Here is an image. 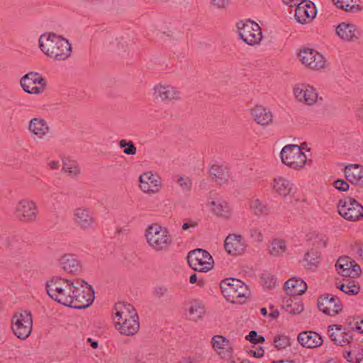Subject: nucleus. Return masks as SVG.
<instances>
[{
	"mask_svg": "<svg viewBox=\"0 0 363 363\" xmlns=\"http://www.w3.org/2000/svg\"><path fill=\"white\" fill-rule=\"evenodd\" d=\"M113 315L115 317V328L121 335L133 336L138 332L139 317L131 304L123 302L116 303Z\"/></svg>",
	"mask_w": 363,
	"mask_h": 363,
	"instance_id": "f257e3e1",
	"label": "nucleus"
},
{
	"mask_svg": "<svg viewBox=\"0 0 363 363\" xmlns=\"http://www.w3.org/2000/svg\"><path fill=\"white\" fill-rule=\"evenodd\" d=\"M40 50L55 61L67 60L72 54V45L69 41L53 33H44L38 40Z\"/></svg>",
	"mask_w": 363,
	"mask_h": 363,
	"instance_id": "f03ea898",
	"label": "nucleus"
},
{
	"mask_svg": "<svg viewBox=\"0 0 363 363\" xmlns=\"http://www.w3.org/2000/svg\"><path fill=\"white\" fill-rule=\"evenodd\" d=\"M74 280L55 277L47 281L46 291L52 300L68 306L72 290H74Z\"/></svg>",
	"mask_w": 363,
	"mask_h": 363,
	"instance_id": "7ed1b4c3",
	"label": "nucleus"
},
{
	"mask_svg": "<svg viewBox=\"0 0 363 363\" xmlns=\"http://www.w3.org/2000/svg\"><path fill=\"white\" fill-rule=\"evenodd\" d=\"M145 237L148 245L156 252L167 250L172 242L167 228L158 223H152L145 231Z\"/></svg>",
	"mask_w": 363,
	"mask_h": 363,
	"instance_id": "20e7f679",
	"label": "nucleus"
},
{
	"mask_svg": "<svg viewBox=\"0 0 363 363\" xmlns=\"http://www.w3.org/2000/svg\"><path fill=\"white\" fill-rule=\"evenodd\" d=\"M73 289L69 307L85 308L92 303L94 299V291L91 285L83 279H76Z\"/></svg>",
	"mask_w": 363,
	"mask_h": 363,
	"instance_id": "39448f33",
	"label": "nucleus"
},
{
	"mask_svg": "<svg viewBox=\"0 0 363 363\" xmlns=\"http://www.w3.org/2000/svg\"><path fill=\"white\" fill-rule=\"evenodd\" d=\"M220 289L227 301L234 303H242L250 294L248 286L236 279H225L221 281Z\"/></svg>",
	"mask_w": 363,
	"mask_h": 363,
	"instance_id": "423d86ee",
	"label": "nucleus"
},
{
	"mask_svg": "<svg viewBox=\"0 0 363 363\" xmlns=\"http://www.w3.org/2000/svg\"><path fill=\"white\" fill-rule=\"evenodd\" d=\"M13 214L14 218L21 223H34L38 220L39 208L34 200L23 198L15 203Z\"/></svg>",
	"mask_w": 363,
	"mask_h": 363,
	"instance_id": "0eeeda50",
	"label": "nucleus"
},
{
	"mask_svg": "<svg viewBox=\"0 0 363 363\" xmlns=\"http://www.w3.org/2000/svg\"><path fill=\"white\" fill-rule=\"evenodd\" d=\"M239 38L249 45H257L262 40V33L258 23L250 19L240 21L236 24Z\"/></svg>",
	"mask_w": 363,
	"mask_h": 363,
	"instance_id": "6e6552de",
	"label": "nucleus"
},
{
	"mask_svg": "<svg viewBox=\"0 0 363 363\" xmlns=\"http://www.w3.org/2000/svg\"><path fill=\"white\" fill-rule=\"evenodd\" d=\"M154 100L164 104H174L182 99V94L179 89L172 83L160 82L152 88Z\"/></svg>",
	"mask_w": 363,
	"mask_h": 363,
	"instance_id": "1a4fd4ad",
	"label": "nucleus"
},
{
	"mask_svg": "<svg viewBox=\"0 0 363 363\" xmlns=\"http://www.w3.org/2000/svg\"><path fill=\"white\" fill-rule=\"evenodd\" d=\"M281 162L288 167L299 170L303 169L307 161V157L297 145H285L281 152Z\"/></svg>",
	"mask_w": 363,
	"mask_h": 363,
	"instance_id": "9d476101",
	"label": "nucleus"
},
{
	"mask_svg": "<svg viewBox=\"0 0 363 363\" xmlns=\"http://www.w3.org/2000/svg\"><path fill=\"white\" fill-rule=\"evenodd\" d=\"M11 329L14 335L21 340L28 337L33 329V317L29 311L15 313L11 319Z\"/></svg>",
	"mask_w": 363,
	"mask_h": 363,
	"instance_id": "9b49d317",
	"label": "nucleus"
},
{
	"mask_svg": "<svg viewBox=\"0 0 363 363\" xmlns=\"http://www.w3.org/2000/svg\"><path fill=\"white\" fill-rule=\"evenodd\" d=\"M339 214L345 220L356 221L363 218V206L354 199L345 197L337 203Z\"/></svg>",
	"mask_w": 363,
	"mask_h": 363,
	"instance_id": "f8f14e48",
	"label": "nucleus"
},
{
	"mask_svg": "<svg viewBox=\"0 0 363 363\" xmlns=\"http://www.w3.org/2000/svg\"><path fill=\"white\" fill-rule=\"evenodd\" d=\"M20 85L25 92L38 95L45 91L47 81L40 73L30 72L21 78Z\"/></svg>",
	"mask_w": 363,
	"mask_h": 363,
	"instance_id": "ddd939ff",
	"label": "nucleus"
},
{
	"mask_svg": "<svg viewBox=\"0 0 363 363\" xmlns=\"http://www.w3.org/2000/svg\"><path fill=\"white\" fill-rule=\"evenodd\" d=\"M187 261L194 270L200 272H208L213 266V259L211 255L202 249H196L189 252Z\"/></svg>",
	"mask_w": 363,
	"mask_h": 363,
	"instance_id": "4468645a",
	"label": "nucleus"
},
{
	"mask_svg": "<svg viewBox=\"0 0 363 363\" xmlns=\"http://www.w3.org/2000/svg\"><path fill=\"white\" fill-rule=\"evenodd\" d=\"M298 57L303 65L313 70H320L328 66L325 57L313 49L303 48L299 52Z\"/></svg>",
	"mask_w": 363,
	"mask_h": 363,
	"instance_id": "2eb2a0df",
	"label": "nucleus"
},
{
	"mask_svg": "<svg viewBox=\"0 0 363 363\" xmlns=\"http://www.w3.org/2000/svg\"><path fill=\"white\" fill-rule=\"evenodd\" d=\"M293 94L298 102L309 106L316 104L319 99L316 89L304 83L295 84L293 87Z\"/></svg>",
	"mask_w": 363,
	"mask_h": 363,
	"instance_id": "dca6fc26",
	"label": "nucleus"
},
{
	"mask_svg": "<svg viewBox=\"0 0 363 363\" xmlns=\"http://www.w3.org/2000/svg\"><path fill=\"white\" fill-rule=\"evenodd\" d=\"M139 188L146 194H156L162 188V178L159 174L151 171L143 172L139 177Z\"/></svg>",
	"mask_w": 363,
	"mask_h": 363,
	"instance_id": "f3484780",
	"label": "nucleus"
},
{
	"mask_svg": "<svg viewBox=\"0 0 363 363\" xmlns=\"http://www.w3.org/2000/svg\"><path fill=\"white\" fill-rule=\"evenodd\" d=\"M317 304L320 311L330 316L340 313L343 308L340 298L330 294L321 295L318 298Z\"/></svg>",
	"mask_w": 363,
	"mask_h": 363,
	"instance_id": "a211bd4d",
	"label": "nucleus"
},
{
	"mask_svg": "<svg viewBox=\"0 0 363 363\" xmlns=\"http://www.w3.org/2000/svg\"><path fill=\"white\" fill-rule=\"evenodd\" d=\"M273 191L283 199H292L296 192L294 184L286 177L278 176L272 182Z\"/></svg>",
	"mask_w": 363,
	"mask_h": 363,
	"instance_id": "6ab92c4d",
	"label": "nucleus"
},
{
	"mask_svg": "<svg viewBox=\"0 0 363 363\" xmlns=\"http://www.w3.org/2000/svg\"><path fill=\"white\" fill-rule=\"evenodd\" d=\"M328 332L330 340L334 344L339 346L348 345L354 340L352 334L342 325L335 324L329 325Z\"/></svg>",
	"mask_w": 363,
	"mask_h": 363,
	"instance_id": "aec40b11",
	"label": "nucleus"
},
{
	"mask_svg": "<svg viewBox=\"0 0 363 363\" xmlns=\"http://www.w3.org/2000/svg\"><path fill=\"white\" fill-rule=\"evenodd\" d=\"M73 218L75 224L81 230L86 231L94 228L95 218L89 208L82 206L75 208Z\"/></svg>",
	"mask_w": 363,
	"mask_h": 363,
	"instance_id": "412c9836",
	"label": "nucleus"
},
{
	"mask_svg": "<svg viewBox=\"0 0 363 363\" xmlns=\"http://www.w3.org/2000/svg\"><path fill=\"white\" fill-rule=\"evenodd\" d=\"M247 244L242 236L240 234H229L224 241L225 252L233 256H238L245 253Z\"/></svg>",
	"mask_w": 363,
	"mask_h": 363,
	"instance_id": "4be33fe9",
	"label": "nucleus"
},
{
	"mask_svg": "<svg viewBox=\"0 0 363 363\" xmlns=\"http://www.w3.org/2000/svg\"><path fill=\"white\" fill-rule=\"evenodd\" d=\"M317 11L315 4L306 0L296 6L295 19L297 23L305 25L310 23L316 16Z\"/></svg>",
	"mask_w": 363,
	"mask_h": 363,
	"instance_id": "5701e85b",
	"label": "nucleus"
},
{
	"mask_svg": "<svg viewBox=\"0 0 363 363\" xmlns=\"http://www.w3.org/2000/svg\"><path fill=\"white\" fill-rule=\"evenodd\" d=\"M335 268L337 273L343 277L354 278L361 272L360 267L349 257H340L335 264Z\"/></svg>",
	"mask_w": 363,
	"mask_h": 363,
	"instance_id": "b1692460",
	"label": "nucleus"
},
{
	"mask_svg": "<svg viewBox=\"0 0 363 363\" xmlns=\"http://www.w3.org/2000/svg\"><path fill=\"white\" fill-rule=\"evenodd\" d=\"M28 130L32 135L39 140L45 138L50 131L47 121L40 117L31 118L28 124Z\"/></svg>",
	"mask_w": 363,
	"mask_h": 363,
	"instance_id": "393cba45",
	"label": "nucleus"
},
{
	"mask_svg": "<svg viewBox=\"0 0 363 363\" xmlns=\"http://www.w3.org/2000/svg\"><path fill=\"white\" fill-rule=\"evenodd\" d=\"M60 266L67 273L79 274L82 270V262L72 254H65L60 259Z\"/></svg>",
	"mask_w": 363,
	"mask_h": 363,
	"instance_id": "a878e982",
	"label": "nucleus"
},
{
	"mask_svg": "<svg viewBox=\"0 0 363 363\" xmlns=\"http://www.w3.org/2000/svg\"><path fill=\"white\" fill-rule=\"evenodd\" d=\"M252 119L259 125L266 127L273 123L272 112L262 105H256L250 110Z\"/></svg>",
	"mask_w": 363,
	"mask_h": 363,
	"instance_id": "bb28decb",
	"label": "nucleus"
},
{
	"mask_svg": "<svg viewBox=\"0 0 363 363\" xmlns=\"http://www.w3.org/2000/svg\"><path fill=\"white\" fill-rule=\"evenodd\" d=\"M298 342L304 347L315 348L323 344L321 336L313 331L301 332L298 335Z\"/></svg>",
	"mask_w": 363,
	"mask_h": 363,
	"instance_id": "cd10ccee",
	"label": "nucleus"
},
{
	"mask_svg": "<svg viewBox=\"0 0 363 363\" xmlns=\"http://www.w3.org/2000/svg\"><path fill=\"white\" fill-rule=\"evenodd\" d=\"M337 35L346 41H354L358 38V30L352 23H341L336 28Z\"/></svg>",
	"mask_w": 363,
	"mask_h": 363,
	"instance_id": "c85d7f7f",
	"label": "nucleus"
},
{
	"mask_svg": "<svg viewBox=\"0 0 363 363\" xmlns=\"http://www.w3.org/2000/svg\"><path fill=\"white\" fill-rule=\"evenodd\" d=\"M284 289L289 296H297L305 293L307 284L301 279L291 278L285 282Z\"/></svg>",
	"mask_w": 363,
	"mask_h": 363,
	"instance_id": "c756f323",
	"label": "nucleus"
},
{
	"mask_svg": "<svg viewBox=\"0 0 363 363\" xmlns=\"http://www.w3.org/2000/svg\"><path fill=\"white\" fill-rule=\"evenodd\" d=\"M211 211L213 214L224 219H229L233 213V210L228 202L222 199L212 201L210 203Z\"/></svg>",
	"mask_w": 363,
	"mask_h": 363,
	"instance_id": "7c9ffc66",
	"label": "nucleus"
},
{
	"mask_svg": "<svg viewBox=\"0 0 363 363\" xmlns=\"http://www.w3.org/2000/svg\"><path fill=\"white\" fill-rule=\"evenodd\" d=\"M345 175L352 184H363V167L359 164H349L345 168Z\"/></svg>",
	"mask_w": 363,
	"mask_h": 363,
	"instance_id": "2f4dec72",
	"label": "nucleus"
},
{
	"mask_svg": "<svg viewBox=\"0 0 363 363\" xmlns=\"http://www.w3.org/2000/svg\"><path fill=\"white\" fill-rule=\"evenodd\" d=\"M189 320L197 322L201 320L206 314V308L202 302L194 300L190 303L188 308Z\"/></svg>",
	"mask_w": 363,
	"mask_h": 363,
	"instance_id": "473e14b6",
	"label": "nucleus"
},
{
	"mask_svg": "<svg viewBox=\"0 0 363 363\" xmlns=\"http://www.w3.org/2000/svg\"><path fill=\"white\" fill-rule=\"evenodd\" d=\"M62 170L71 178L76 179L81 174V167L77 162L71 160L63 161Z\"/></svg>",
	"mask_w": 363,
	"mask_h": 363,
	"instance_id": "72a5a7b5",
	"label": "nucleus"
},
{
	"mask_svg": "<svg viewBox=\"0 0 363 363\" xmlns=\"http://www.w3.org/2000/svg\"><path fill=\"white\" fill-rule=\"evenodd\" d=\"M250 209L257 216L268 215L270 213V208L268 205L259 199H252L250 200Z\"/></svg>",
	"mask_w": 363,
	"mask_h": 363,
	"instance_id": "f704fd0d",
	"label": "nucleus"
},
{
	"mask_svg": "<svg viewBox=\"0 0 363 363\" xmlns=\"http://www.w3.org/2000/svg\"><path fill=\"white\" fill-rule=\"evenodd\" d=\"M284 308L286 312L291 314H299L303 310V306L298 298L286 299Z\"/></svg>",
	"mask_w": 363,
	"mask_h": 363,
	"instance_id": "c9c22d12",
	"label": "nucleus"
},
{
	"mask_svg": "<svg viewBox=\"0 0 363 363\" xmlns=\"http://www.w3.org/2000/svg\"><path fill=\"white\" fill-rule=\"evenodd\" d=\"M320 260V253L315 250H311L305 254L303 261L304 266L308 269L316 267Z\"/></svg>",
	"mask_w": 363,
	"mask_h": 363,
	"instance_id": "e433bc0d",
	"label": "nucleus"
},
{
	"mask_svg": "<svg viewBox=\"0 0 363 363\" xmlns=\"http://www.w3.org/2000/svg\"><path fill=\"white\" fill-rule=\"evenodd\" d=\"M286 250V242L282 240H273L269 247V254L274 257L281 256Z\"/></svg>",
	"mask_w": 363,
	"mask_h": 363,
	"instance_id": "4c0bfd02",
	"label": "nucleus"
},
{
	"mask_svg": "<svg viewBox=\"0 0 363 363\" xmlns=\"http://www.w3.org/2000/svg\"><path fill=\"white\" fill-rule=\"evenodd\" d=\"M342 356L350 363H360L363 359V350L355 348L352 350L344 351Z\"/></svg>",
	"mask_w": 363,
	"mask_h": 363,
	"instance_id": "58836bf2",
	"label": "nucleus"
},
{
	"mask_svg": "<svg viewBox=\"0 0 363 363\" xmlns=\"http://www.w3.org/2000/svg\"><path fill=\"white\" fill-rule=\"evenodd\" d=\"M211 345L218 353L220 354L229 345V340L222 335H215L212 337Z\"/></svg>",
	"mask_w": 363,
	"mask_h": 363,
	"instance_id": "ea45409f",
	"label": "nucleus"
},
{
	"mask_svg": "<svg viewBox=\"0 0 363 363\" xmlns=\"http://www.w3.org/2000/svg\"><path fill=\"white\" fill-rule=\"evenodd\" d=\"M348 331L363 333V318L359 317H349L346 320Z\"/></svg>",
	"mask_w": 363,
	"mask_h": 363,
	"instance_id": "a19ab883",
	"label": "nucleus"
},
{
	"mask_svg": "<svg viewBox=\"0 0 363 363\" xmlns=\"http://www.w3.org/2000/svg\"><path fill=\"white\" fill-rule=\"evenodd\" d=\"M337 288L345 294L350 296L356 295L360 291V286L358 284H356L354 281H350L346 284H340L337 286Z\"/></svg>",
	"mask_w": 363,
	"mask_h": 363,
	"instance_id": "79ce46f5",
	"label": "nucleus"
},
{
	"mask_svg": "<svg viewBox=\"0 0 363 363\" xmlns=\"http://www.w3.org/2000/svg\"><path fill=\"white\" fill-rule=\"evenodd\" d=\"M120 147L123 148V152L128 155H135L137 152L136 147L131 140H121L118 143Z\"/></svg>",
	"mask_w": 363,
	"mask_h": 363,
	"instance_id": "37998d69",
	"label": "nucleus"
},
{
	"mask_svg": "<svg viewBox=\"0 0 363 363\" xmlns=\"http://www.w3.org/2000/svg\"><path fill=\"white\" fill-rule=\"evenodd\" d=\"M261 281L263 286L268 289H274L277 284L275 277L269 272H264L262 274Z\"/></svg>",
	"mask_w": 363,
	"mask_h": 363,
	"instance_id": "c03bdc74",
	"label": "nucleus"
},
{
	"mask_svg": "<svg viewBox=\"0 0 363 363\" xmlns=\"http://www.w3.org/2000/svg\"><path fill=\"white\" fill-rule=\"evenodd\" d=\"M274 344L278 350H283L291 345L290 338L285 335H277L274 339Z\"/></svg>",
	"mask_w": 363,
	"mask_h": 363,
	"instance_id": "a18cd8bd",
	"label": "nucleus"
},
{
	"mask_svg": "<svg viewBox=\"0 0 363 363\" xmlns=\"http://www.w3.org/2000/svg\"><path fill=\"white\" fill-rule=\"evenodd\" d=\"M177 182L183 191H190L191 189L192 182L189 177L185 176L179 177L177 179Z\"/></svg>",
	"mask_w": 363,
	"mask_h": 363,
	"instance_id": "49530a36",
	"label": "nucleus"
},
{
	"mask_svg": "<svg viewBox=\"0 0 363 363\" xmlns=\"http://www.w3.org/2000/svg\"><path fill=\"white\" fill-rule=\"evenodd\" d=\"M211 175L213 179H225V176L223 168L218 165H213L210 169Z\"/></svg>",
	"mask_w": 363,
	"mask_h": 363,
	"instance_id": "de8ad7c7",
	"label": "nucleus"
},
{
	"mask_svg": "<svg viewBox=\"0 0 363 363\" xmlns=\"http://www.w3.org/2000/svg\"><path fill=\"white\" fill-rule=\"evenodd\" d=\"M245 338L253 344L264 342L265 340L263 336L257 335L255 330L250 331Z\"/></svg>",
	"mask_w": 363,
	"mask_h": 363,
	"instance_id": "09e8293b",
	"label": "nucleus"
},
{
	"mask_svg": "<svg viewBox=\"0 0 363 363\" xmlns=\"http://www.w3.org/2000/svg\"><path fill=\"white\" fill-rule=\"evenodd\" d=\"M250 237L256 242H261L263 240V235L261 231L257 228H252L250 231Z\"/></svg>",
	"mask_w": 363,
	"mask_h": 363,
	"instance_id": "8fccbe9b",
	"label": "nucleus"
},
{
	"mask_svg": "<svg viewBox=\"0 0 363 363\" xmlns=\"http://www.w3.org/2000/svg\"><path fill=\"white\" fill-rule=\"evenodd\" d=\"M349 1V0H334L333 4L336 5L337 8H340L345 11H348L353 8V6H350Z\"/></svg>",
	"mask_w": 363,
	"mask_h": 363,
	"instance_id": "3c124183",
	"label": "nucleus"
},
{
	"mask_svg": "<svg viewBox=\"0 0 363 363\" xmlns=\"http://www.w3.org/2000/svg\"><path fill=\"white\" fill-rule=\"evenodd\" d=\"M168 291L167 287L164 286H157L154 289L153 295L157 298H162Z\"/></svg>",
	"mask_w": 363,
	"mask_h": 363,
	"instance_id": "603ef678",
	"label": "nucleus"
},
{
	"mask_svg": "<svg viewBox=\"0 0 363 363\" xmlns=\"http://www.w3.org/2000/svg\"><path fill=\"white\" fill-rule=\"evenodd\" d=\"M334 186L335 189L342 191H346L349 189V184L342 179H337L334 182Z\"/></svg>",
	"mask_w": 363,
	"mask_h": 363,
	"instance_id": "864d4df0",
	"label": "nucleus"
},
{
	"mask_svg": "<svg viewBox=\"0 0 363 363\" xmlns=\"http://www.w3.org/2000/svg\"><path fill=\"white\" fill-rule=\"evenodd\" d=\"M211 4L218 9H225L228 4V0H211Z\"/></svg>",
	"mask_w": 363,
	"mask_h": 363,
	"instance_id": "5fc2aeb1",
	"label": "nucleus"
},
{
	"mask_svg": "<svg viewBox=\"0 0 363 363\" xmlns=\"http://www.w3.org/2000/svg\"><path fill=\"white\" fill-rule=\"evenodd\" d=\"M306 0H282L283 3L289 7H296Z\"/></svg>",
	"mask_w": 363,
	"mask_h": 363,
	"instance_id": "6e6d98bb",
	"label": "nucleus"
},
{
	"mask_svg": "<svg viewBox=\"0 0 363 363\" xmlns=\"http://www.w3.org/2000/svg\"><path fill=\"white\" fill-rule=\"evenodd\" d=\"M48 166L52 170H57L60 168L59 160H51L48 163Z\"/></svg>",
	"mask_w": 363,
	"mask_h": 363,
	"instance_id": "4d7b16f0",
	"label": "nucleus"
},
{
	"mask_svg": "<svg viewBox=\"0 0 363 363\" xmlns=\"http://www.w3.org/2000/svg\"><path fill=\"white\" fill-rule=\"evenodd\" d=\"M250 354H252L254 357L259 358L264 356V350L262 348H259L256 350H250Z\"/></svg>",
	"mask_w": 363,
	"mask_h": 363,
	"instance_id": "13d9d810",
	"label": "nucleus"
},
{
	"mask_svg": "<svg viewBox=\"0 0 363 363\" xmlns=\"http://www.w3.org/2000/svg\"><path fill=\"white\" fill-rule=\"evenodd\" d=\"M132 44L131 43H129L127 40H125L123 39H121V42H119L118 44V47L120 48V49H122V50H126L127 48H128V47L130 45H131Z\"/></svg>",
	"mask_w": 363,
	"mask_h": 363,
	"instance_id": "bf43d9fd",
	"label": "nucleus"
},
{
	"mask_svg": "<svg viewBox=\"0 0 363 363\" xmlns=\"http://www.w3.org/2000/svg\"><path fill=\"white\" fill-rule=\"evenodd\" d=\"M87 342L90 343V345L92 348L96 349L99 347L98 342L96 340H94L93 339L89 337L87 339Z\"/></svg>",
	"mask_w": 363,
	"mask_h": 363,
	"instance_id": "052dcab7",
	"label": "nucleus"
},
{
	"mask_svg": "<svg viewBox=\"0 0 363 363\" xmlns=\"http://www.w3.org/2000/svg\"><path fill=\"white\" fill-rule=\"evenodd\" d=\"M83 2L89 4H96L103 2L104 0H82Z\"/></svg>",
	"mask_w": 363,
	"mask_h": 363,
	"instance_id": "680f3d73",
	"label": "nucleus"
},
{
	"mask_svg": "<svg viewBox=\"0 0 363 363\" xmlns=\"http://www.w3.org/2000/svg\"><path fill=\"white\" fill-rule=\"evenodd\" d=\"M197 281V276L196 274H194L192 275H191L190 278H189V282L191 284H195Z\"/></svg>",
	"mask_w": 363,
	"mask_h": 363,
	"instance_id": "e2e57ef3",
	"label": "nucleus"
},
{
	"mask_svg": "<svg viewBox=\"0 0 363 363\" xmlns=\"http://www.w3.org/2000/svg\"><path fill=\"white\" fill-rule=\"evenodd\" d=\"M194 227L195 225L194 223H185L183 224L182 225V229L183 230H187L189 229L190 227Z\"/></svg>",
	"mask_w": 363,
	"mask_h": 363,
	"instance_id": "0e129e2a",
	"label": "nucleus"
},
{
	"mask_svg": "<svg viewBox=\"0 0 363 363\" xmlns=\"http://www.w3.org/2000/svg\"><path fill=\"white\" fill-rule=\"evenodd\" d=\"M279 312L277 311H274L269 314V315L274 318H277L279 315Z\"/></svg>",
	"mask_w": 363,
	"mask_h": 363,
	"instance_id": "69168bd1",
	"label": "nucleus"
},
{
	"mask_svg": "<svg viewBox=\"0 0 363 363\" xmlns=\"http://www.w3.org/2000/svg\"><path fill=\"white\" fill-rule=\"evenodd\" d=\"M260 312L263 315H266L267 313V311L265 308H262Z\"/></svg>",
	"mask_w": 363,
	"mask_h": 363,
	"instance_id": "338daca9",
	"label": "nucleus"
},
{
	"mask_svg": "<svg viewBox=\"0 0 363 363\" xmlns=\"http://www.w3.org/2000/svg\"><path fill=\"white\" fill-rule=\"evenodd\" d=\"M272 363H294V362H291V361H283V360H281V361L273 362Z\"/></svg>",
	"mask_w": 363,
	"mask_h": 363,
	"instance_id": "774afa93",
	"label": "nucleus"
}]
</instances>
